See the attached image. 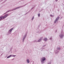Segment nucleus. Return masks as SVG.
Segmentation results:
<instances>
[{
    "mask_svg": "<svg viewBox=\"0 0 64 64\" xmlns=\"http://www.w3.org/2000/svg\"><path fill=\"white\" fill-rule=\"evenodd\" d=\"M26 4L24 5V6H19V7H17V8H14L12 10H9L7 11L6 12V13H8V12H9L11 11H13V10H16V9H19V8H22V7H23L26 6Z\"/></svg>",
    "mask_w": 64,
    "mask_h": 64,
    "instance_id": "obj_1",
    "label": "nucleus"
},
{
    "mask_svg": "<svg viewBox=\"0 0 64 64\" xmlns=\"http://www.w3.org/2000/svg\"><path fill=\"white\" fill-rule=\"evenodd\" d=\"M64 32H62L61 34H60L59 36L61 39H63L64 37Z\"/></svg>",
    "mask_w": 64,
    "mask_h": 64,
    "instance_id": "obj_2",
    "label": "nucleus"
},
{
    "mask_svg": "<svg viewBox=\"0 0 64 64\" xmlns=\"http://www.w3.org/2000/svg\"><path fill=\"white\" fill-rule=\"evenodd\" d=\"M46 59V58H45L44 57H43L42 58V60H41V62L42 63V64H43V63H44L45 62V60Z\"/></svg>",
    "mask_w": 64,
    "mask_h": 64,
    "instance_id": "obj_3",
    "label": "nucleus"
},
{
    "mask_svg": "<svg viewBox=\"0 0 64 64\" xmlns=\"http://www.w3.org/2000/svg\"><path fill=\"white\" fill-rule=\"evenodd\" d=\"M27 36V34H25L24 36V38L22 40V42H24V40L25 39V38L26 37V36Z\"/></svg>",
    "mask_w": 64,
    "mask_h": 64,
    "instance_id": "obj_4",
    "label": "nucleus"
},
{
    "mask_svg": "<svg viewBox=\"0 0 64 64\" xmlns=\"http://www.w3.org/2000/svg\"><path fill=\"white\" fill-rule=\"evenodd\" d=\"M3 16H2L0 17V21L3 20Z\"/></svg>",
    "mask_w": 64,
    "mask_h": 64,
    "instance_id": "obj_5",
    "label": "nucleus"
},
{
    "mask_svg": "<svg viewBox=\"0 0 64 64\" xmlns=\"http://www.w3.org/2000/svg\"><path fill=\"white\" fill-rule=\"evenodd\" d=\"M44 41H47V38H44V39L43 40Z\"/></svg>",
    "mask_w": 64,
    "mask_h": 64,
    "instance_id": "obj_6",
    "label": "nucleus"
},
{
    "mask_svg": "<svg viewBox=\"0 0 64 64\" xmlns=\"http://www.w3.org/2000/svg\"><path fill=\"white\" fill-rule=\"evenodd\" d=\"M61 50V48H60V47H58L57 48V50Z\"/></svg>",
    "mask_w": 64,
    "mask_h": 64,
    "instance_id": "obj_7",
    "label": "nucleus"
},
{
    "mask_svg": "<svg viewBox=\"0 0 64 64\" xmlns=\"http://www.w3.org/2000/svg\"><path fill=\"white\" fill-rule=\"evenodd\" d=\"M58 22V20L56 19L55 20H54V22L55 23H57Z\"/></svg>",
    "mask_w": 64,
    "mask_h": 64,
    "instance_id": "obj_8",
    "label": "nucleus"
},
{
    "mask_svg": "<svg viewBox=\"0 0 64 64\" xmlns=\"http://www.w3.org/2000/svg\"><path fill=\"white\" fill-rule=\"evenodd\" d=\"M13 30V28H12L10 30H9V32H11V31H12V30Z\"/></svg>",
    "mask_w": 64,
    "mask_h": 64,
    "instance_id": "obj_9",
    "label": "nucleus"
},
{
    "mask_svg": "<svg viewBox=\"0 0 64 64\" xmlns=\"http://www.w3.org/2000/svg\"><path fill=\"white\" fill-rule=\"evenodd\" d=\"M9 15V14H6L5 16H6V17H8V16Z\"/></svg>",
    "mask_w": 64,
    "mask_h": 64,
    "instance_id": "obj_10",
    "label": "nucleus"
},
{
    "mask_svg": "<svg viewBox=\"0 0 64 64\" xmlns=\"http://www.w3.org/2000/svg\"><path fill=\"white\" fill-rule=\"evenodd\" d=\"M60 19V18L59 16H58L56 18V19L58 20H59Z\"/></svg>",
    "mask_w": 64,
    "mask_h": 64,
    "instance_id": "obj_11",
    "label": "nucleus"
},
{
    "mask_svg": "<svg viewBox=\"0 0 64 64\" xmlns=\"http://www.w3.org/2000/svg\"><path fill=\"white\" fill-rule=\"evenodd\" d=\"M27 62V63H29V59H27L26 60Z\"/></svg>",
    "mask_w": 64,
    "mask_h": 64,
    "instance_id": "obj_12",
    "label": "nucleus"
},
{
    "mask_svg": "<svg viewBox=\"0 0 64 64\" xmlns=\"http://www.w3.org/2000/svg\"><path fill=\"white\" fill-rule=\"evenodd\" d=\"M11 57V55H10V56H8L7 57V58H9L10 57Z\"/></svg>",
    "mask_w": 64,
    "mask_h": 64,
    "instance_id": "obj_13",
    "label": "nucleus"
},
{
    "mask_svg": "<svg viewBox=\"0 0 64 64\" xmlns=\"http://www.w3.org/2000/svg\"><path fill=\"white\" fill-rule=\"evenodd\" d=\"M41 40H41V39L40 38L38 40V42H41Z\"/></svg>",
    "mask_w": 64,
    "mask_h": 64,
    "instance_id": "obj_14",
    "label": "nucleus"
},
{
    "mask_svg": "<svg viewBox=\"0 0 64 64\" xmlns=\"http://www.w3.org/2000/svg\"><path fill=\"white\" fill-rule=\"evenodd\" d=\"M16 56V55H11V56H12V57H15Z\"/></svg>",
    "mask_w": 64,
    "mask_h": 64,
    "instance_id": "obj_15",
    "label": "nucleus"
},
{
    "mask_svg": "<svg viewBox=\"0 0 64 64\" xmlns=\"http://www.w3.org/2000/svg\"><path fill=\"white\" fill-rule=\"evenodd\" d=\"M3 19H5V18H6V16H4L3 17Z\"/></svg>",
    "mask_w": 64,
    "mask_h": 64,
    "instance_id": "obj_16",
    "label": "nucleus"
},
{
    "mask_svg": "<svg viewBox=\"0 0 64 64\" xmlns=\"http://www.w3.org/2000/svg\"><path fill=\"white\" fill-rule=\"evenodd\" d=\"M38 17H40V14H38Z\"/></svg>",
    "mask_w": 64,
    "mask_h": 64,
    "instance_id": "obj_17",
    "label": "nucleus"
},
{
    "mask_svg": "<svg viewBox=\"0 0 64 64\" xmlns=\"http://www.w3.org/2000/svg\"><path fill=\"white\" fill-rule=\"evenodd\" d=\"M34 16H33L32 18V20H33V19H34Z\"/></svg>",
    "mask_w": 64,
    "mask_h": 64,
    "instance_id": "obj_18",
    "label": "nucleus"
},
{
    "mask_svg": "<svg viewBox=\"0 0 64 64\" xmlns=\"http://www.w3.org/2000/svg\"><path fill=\"white\" fill-rule=\"evenodd\" d=\"M58 52H59L57 51V50H56V54L58 53Z\"/></svg>",
    "mask_w": 64,
    "mask_h": 64,
    "instance_id": "obj_19",
    "label": "nucleus"
},
{
    "mask_svg": "<svg viewBox=\"0 0 64 64\" xmlns=\"http://www.w3.org/2000/svg\"><path fill=\"white\" fill-rule=\"evenodd\" d=\"M10 34V32H8L6 34L7 35H9V34Z\"/></svg>",
    "mask_w": 64,
    "mask_h": 64,
    "instance_id": "obj_20",
    "label": "nucleus"
},
{
    "mask_svg": "<svg viewBox=\"0 0 64 64\" xmlns=\"http://www.w3.org/2000/svg\"><path fill=\"white\" fill-rule=\"evenodd\" d=\"M50 16H51V17H54V16H52V15H50Z\"/></svg>",
    "mask_w": 64,
    "mask_h": 64,
    "instance_id": "obj_21",
    "label": "nucleus"
},
{
    "mask_svg": "<svg viewBox=\"0 0 64 64\" xmlns=\"http://www.w3.org/2000/svg\"><path fill=\"white\" fill-rule=\"evenodd\" d=\"M46 46V45H45L43 46L44 47H45V46Z\"/></svg>",
    "mask_w": 64,
    "mask_h": 64,
    "instance_id": "obj_22",
    "label": "nucleus"
},
{
    "mask_svg": "<svg viewBox=\"0 0 64 64\" xmlns=\"http://www.w3.org/2000/svg\"><path fill=\"white\" fill-rule=\"evenodd\" d=\"M34 42H36V40H34L33 41Z\"/></svg>",
    "mask_w": 64,
    "mask_h": 64,
    "instance_id": "obj_23",
    "label": "nucleus"
},
{
    "mask_svg": "<svg viewBox=\"0 0 64 64\" xmlns=\"http://www.w3.org/2000/svg\"><path fill=\"white\" fill-rule=\"evenodd\" d=\"M40 39H41V40H42V39H43V37H42L41 38H40Z\"/></svg>",
    "mask_w": 64,
    "mask_h": 64,
    "instance_id": "obj_24",
    "label": "nucleus"
},
{
    "mask_svg": "<svg viewBox=\"0 0 64 64\" xmlns=\"http://www.w3.org/2000/svg\"><path fill=\"white\" fill-rule=\"evenodd\" d=\"M36 42H38V40H36Z\"/></svg>",
    "mask_w": 64,
    "mask_h": 64,
    "instance_id": "obj_25",
    "label": "nucleus"
},
{
    "mask_svg": "<svg viewBox=\"0 0 64 64\" xmlns=\"http://www.w3.org/2000/svg\"><path fill=\"white\" fill-rule=\"evenodd\" d=\"M56 1V2L58 1V0H55Z\"/></svg>",
    "mask_w": 64,
    "mask_h": 64,
    "instance_id": "obj_26",
    "label": "nucleus"
},
{
    "mask_svg": "<svg viewBox=\"0 0 64 64\" xmlns=\"http://www.w3.org/2000/svg\"><path fill=\"white\" fill-rule=\"evenodd\" d=\"M33 8H32V10H33Z\"/></svg>",
    "mask_w": 64,
    "mask_h": 64,
    "instance_id": "obj_27",
    "label": "nucleus"
},
{
    "mask_svg": "<svg viewBox=\"0 0 64 64\" xmlns=\"http://www.w3.org/2000/svg\"><path fill=\"white\" fill-rule=\"evenodd\" d=\"M14 58L12 60H14Z\"/></svg>",
    "mask_w": 64,
    "mask_h": 64,
    "instance_id": "obj_28",
    "label": "nucleus"
},
{
    "mask_svg": "<svg viewBox=\"0 0 64 64\" xmlns=\"http://www.w3.org/2000/svg\"><path fill=\"white\" fill-rule=\"evenodd\" d=\"M50 40H51V39L50 38Z\"/></svg>",
    "mask_w": 64,
    "mask_h": 64,
    "instance_id": "obj_29",
    "label": "nucleus"
}]
</instances>
